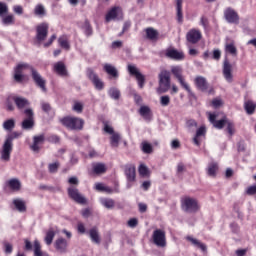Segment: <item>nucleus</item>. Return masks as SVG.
I'll return each instance as SVG.
<instances>
[{
  "label": "nucleus",
  "mask_w": 256,
  "mask_h": 256,
  "mask_svg": "<svg viewBox=\"0 0 256 256\" xmlns=\"http://www.w3.org/2000/svg\"><path fill=\"white\" fill-rule=\"evenodd\" d=\"M124 174L128 183H135V181H137V170L135 168V165L127 164L124 167Z\"/></svg>",
  "instance_id": "15"
},
{
  "label": "nucleus",
  "mask_w": 256,
  "mask_h": 256,
  "mask_svg": "<svg viewBox=\"0 0 256 256\" xmlns=\"http://www.w3.org/2000/svg\"><path fill=\"white\" fill-rule=\"evenodd\" d=\"M181 205H182V209H184L186 213H197V211L201 209L197 199L191 198L189 196H186L181 200Z\"/></svg>",
  "instance_id": "8"
},
{
  "label": "nucleus",
  "mask_w": 256,
  "mask_h": 256,
  "mask_svg": "<svg viewBox=\"0 0 256 256\" xmlns=\"http://www.w3.org/2000/svg\"><path fill=\"white\" fill-rule=\"evenodd\" d=\"M139 225V220L137 218H132L128 221V226L131 227L132 229H135Z\"/></svg>",
  "instance_id": "64"
},
{
  "label": "nucleus",
  "mask_w": 256,
  "mask_h": 256,
  "mask_svg": "<svg viewBox=\"0 0 256 256\" xmlns=\"http://www.w3.org/2000/svg\"><path fill=\"white\" fill-rule=\"evenodd\" d=\"M55 39H57V34H53V35L49 38V40L43 44V47H44L45 49H47L48 47H51V46L53 45Z\"/></svg>",
  "instance_id": "56"
},
{
  "label": "nucleus",
  "mask_w": 256,
  "mask_h": 256,
  "mask_svg": "<svg viewBox=\"0 0 256 256\" xmlns=\"http://www.w3.org/2000/svg\"><path fill=\"white\" fill-rule=\"evenodd\" d=\"M194 85L199 91L205 92L209 89V83L207 82V78L203 76H196L194 79Z\"/></svg>",
  "instance_id": "20"
},
{
  "label": "nucleus",
  "mask_w": 256,
  "mask_h": 256,
  "mask_svg": "<svg viewBox=\"0 0 256 256\" xmlns=\"http://www.w3.org/2000/svg\"><path fill=\"white\" fill-rule=\"evenodd\" d=\"M41 107H42V111H44V113H50V111H51V104H49L47 102H42L41 103Z\"/></svg>",
  "instance_id": "63"
},
{
  "label": "nucleus",
  "mask_w": 256,
  "mask_h": 256,
  "mask_svg": "<svg viewBox=\"0 0 256 256\" xmlns=\"http://www.w3.org/2000/svg\"><path fill=\"white\" fill-rule=\"evenodd\" d=\"M202 37L203 34H201V31L195 28L191 29L186 34V40L188 41V43H191L192 45H196V43L200 42Z\"/></svg>",
  "instance_id": "16"
},
{
  "label": "nucleus",
  "mask_w": 256,
  "mask_h": 256,
  "mask_svg": "<svg viewBox=\"0 0 256 256\" xmlns=\"http://www.w3.org/2000/svg\"><path fill=\"white\" fill-rule=\"evenodd\" d=\"M226 131L229 137H233V135H235V123L233 121L228 120V122H226Z\"/></svg>",
  "instance_id": "46"
},
{
  "label": "nucleus",
  "mask_w": 256,
  "mask_h": 256,
  "mask_svg": "<svg viewBox=\"0 0 256 256\" xmlns=\"http://www.w3.org/2000/svg\"><path fill=\"white\" fill-rule=\"evenodd\" d=\"M224 17L227 23L239 25V14L233 8H227L224 11Z\"/></svg>",
  "instance_id": "17"
},
{
  "label": "nucleus",
  "mask_w": 256,
  "mask_h": 256,
  "mask_svg": "<svg viewBox=\"0 0 256 256\" xmlns=\"http://www.w3.org/2000/svg\"><path fill=\"white\" fill-rule=\"evenodd\" d=\"M103 69L105 73L111 77V79H119V71L117 68H115V66L106 63L104 64Z\"/></svg>",
  "instance_id": "24"
},
{
  "label": "nucleus",
  "mask_w": 256,
  "mask_h": 256,
  "mask_svg": "<svg viewBox=\"0 0 256 256\" xmlns=\"http://www.w3.org/2000/svg\"><path fill=\"white\" fill-rule=\"evenodd\" d=\"M45 143V134H41L33 137V144L30 146V149L34 152H38L41 147L39 145H43Z\"/></svg>",
  "instance_id": "22"
},
{
  "label": "nucleus",
  "mask_w": 256,
  "mask_h": 256,
  "mask_svg": "<svg viewBox=\"0 0 256 256\" xmlns=\"http://www.w3.org/2000/svg\"><path fill=\"white\" fill-rule=\"evenodd\" d=\"M60 123L66 129H70V131H83V127H85V120L75 116L60 118Z\"/></svg>",
  "instance_id": "3"
},
{
  "label": "nucleus",
  "mask_w": 256,
  "mask_h": 256,
  "mask_svg": "<svg viewBox=\"0 0 256 256\" xmlns=\"http://www.w3.org/2000/svg\"><path fill=\"white\" fill-rule=\"evenodd\" d=\"M92 169L95 175H103V173H107V165H105V163H94Z\"/></svg>",
  "instance_id": "29"
},
{
  "label": "nucleus",
  "mask_w": 256,
  "mask_h": 256,
  "mask_svg": "<svg viewBox=\"0 0 256 256\" xmlns=\"http://www.w3.org/2000/svg\"><path fill=\"white\" fill-rule=\"evenodd\" d=\"M145 33L146 38L149 39V41H157L159 39V32L153 27L146 28Z\"/></svg>",
  "instance_id": "30"
},
{
  "label": "nucleus",
  "mask_w": 256,
  "mask_h": 256,
  "mask_svg": "<svg viewBox=\"0 0 256 256\" xmlns=\"http://www.w3.org/2000/svg\"><path fill=\"white\" fill-rule=\"evenodd\" d=\"M2 23L3 25H15V16H13V14L3 16Z\"/></svg>",
  "instance_id": "47"
},
{
  "label": "nucleus",
  "mask_w": 256,
  "mask_h": 256,
  "mask_svg": "<svg viewBox=\"0 0 256 256\" xmlns=\"http://www.w3.org/2000/svg\"><path fill=\"white\" fill-rule=\"evenodd\" d=\"M226 53H229L233 57H237V47H235V44L229 43L225 46Z\"/></svg>",
  "instance_id": "45"
},
{
  "label": "nucleus",
  "mask_w": 256,
  "mask_h": 256,
  "mask_svg": "<svg viewBox=\"0 0 256 256\" xmlns=\"http://www.w3.org/2000/svg\"><path fill=\"white\" fill-rule=\"evenodd\" d=\"M59 167H61V164L59 162H54L48 165L49 173H57L59 171Z\"/></svg>",
  "instance_id": "51"
},
{
  "label": "nucleus",
  "mask_w": 256,
  "mask_h": 256,
  "mask_svg": "<svg viewBox=\"0 0 256 256\" xmlns=\"http://www.w3.org/2000/svg\"><path fill=\"white\" fill-rule=\"evenodd\" d=\"M58 45L62 48L65 49L66 51H69L71 49V44H69V36L67 35H62L58 38Z\"/></svg>",
  "instance_id": "35"
},
{
  "label": "nucleus",
  "mask_w": 256,
  "mask_h": 256,
  "mask_svg": "<svg viewBox=\"0 0 256 256\" xmlns=\"http://www.w3.org/2000/svg\"><path fill=\"white\" fill-rule=\"evenodd\" d=\"M5 187L14 193H19L21 191V181L17 178H12L5 182Z\"/></svg>",
  "instance_id": "21"
},
{
  "label": "nucleus",
  "mask_w": 256,
  "mask_h": 256,
  "mask_svg": "<svg viewBox=\"0 0 256 256\" xmlns=\"http://www.w3.org/2000/svg\"><path fill=\"white\" fill-rule=\"evenodd\" d=\"M54 248L58 253H67L69 251V242L63 237L57 238L54 242Z\"/></svg>",
  "instance_id": "18"
},
{
  "label": "nucleus",
  "mask_w": 256,
  "mask_h": 256,
  "mask_svg": "<svg viewBox=\"0 0 256 256\" xmlns=\"http://www.w3.org/2000/svg\"><path fill=\"white\" fill-rule=\"evenodd\" d=\"M119 13H121V8L119 6H115L109 10L105 18L106 23H109V21H112V19H117V15H119Z\"/></svg>",
  "instance_id": "31"
},
{
  "label": "nucleus",
  "mask_w": 256,
  "mask_h": 256,
  "mask_svg": "<svg viewBox=\"0 0 256 256\" xmlns=\"http://www.w3.org/2000/svg\"><path fill=\"white\" fill-rule=\"evenodd\" d=\"M212 59H214V61H219L221 59V50L214 49L212 53Z\"/></svg>",
  "instance_id": "62"
},
{
  "label": "nucleus",
  "mask_w": 256,
  "mask_h": 256,
  "mask_svg": "<svg viewBox=\"0 0 256 256\" xmlns=\"http://www.w3.org/2000/svg\"><path fill=\"white\" fill-rule=\"evenodd\" d=\"M49 35V24L47 22H42L36 26V35L34 37V45L40 47L47 39Z\"/></svg>",
  "instance_id": "5"
},
{
  "label": "nucleus",
  "mask_w": 256,
  "mask_h": 256,
  "mask_svg": "<svg viewBox=\"0 0 256 256\" xmlns=\"http://www.w3.org/2000/svg\"><path fill=\"white\" fill-rule=\"evenodd\" d=\"M212 107H214V109H219V107H221V105H223V101L221 99H213L211 102Z\"/></svg>",
  "instance_id": "61"
},
{
  "label": "nucleus",
  "mask_w": 256,
  "mask_h": 256,
  "mask_svg": "<svg viewBox=\"0 0 256 256\" xmlns=\"http://www.w3.org/2000/svg\"><path fill=\"white\" fill-rule=\"evenodd\" d=\"M101 205L106 209H114L115 208V200L111 198H102L100 200Z\"/></svg>",
  "instance_id": "40"
},
{
  "label": "nucleus",
  "mask_w": 256,
  "mask_h": 256,
  "mask_svg": "<svg viewBox=\"0 0 256 256\" xmlns=\"http://www.w3.org/2000/svg\"><path fill=\"white\" fill-rule=\"evenodd\" d=\"M3 129L6 131H12V129H15V119H8L4 121Z\"/></svg>",
  "instance_id": "48"
},
{
  "label": "nucleus",
  "mask_w": 256,
  "mask_h": 256,
  "mask_svg": "<svg viewBox=\"0 0 256 256\" xmlns=\"http://www.w3.org/2000/svg\"><path fill=\"white\" fill-rule=\"evenodd\" d=\"M165 57H167V59H172L173 61H183V59H185V53L170 47L165 50Z\"/></svg>",
  "instance_id": "14"
},
{
  "label": "nucleus",
  "mask_w": 256,
  "mask_h": 256,
  "mask_svg": "<svg viewBox=\"0 0 256 256\" xmlns=\"http://www.w3.org/2000/svg\"><path fill=\"white\" fill-rule=\"evenodd\" d=\"M46 253L41 250V242L39 240L34 241V256H45Z\"/></svg>",
  "instance_id": "44"
},
{
  "label": "nucleus",
  "mask_w": 256,
  "mask_h": 256,
  "mask_svg": "<svg viewBox=\"0 0 256 256\" xmlns=\"http://www.w3.org/2000/svg\"><path fill=\"white\" fill-rule=\"evenodd\" d=\"M53 239H55V230H53V228H50L46 232V236L44 238L46 245H51V243H53Z\"/></svg>",
  "instance_id": "42"
},
{
  "label": "nucleus",
  "mask_w": 256,
  "mask_h": 256,
  "mask_svg": "<svg viewBox=\"0 0 256 256\" xmlns=\"http://www.w3.org/2000/svg\"><path fill=\"white\" fill-rule=\"evenodd\" d=\"M12 101H14L17 109L20 111L29 105V100L19 96H12Z\"/></svg>",
  "instance_id": "26"
},
{
  "label": "nucleus",
  "mask_w": 256,
  "mask_h": 256,
  "mask_svg": "<svg viewBox=\"0 0 256 256\" xmlns=\"http://www.w3.org/2000/svg\"><path fill=\"white\" fill-rule=\"evenodd\" d=\"M186 240L189 241L190 243H192V245H194L195 247H198V249H201V251H203V252L207 251V245H205L201 241H199L191 236H187Z\"/></svg>",
  "instance_id": "37"
},
{
  "label": "nucleus",
  "mask_w": 256,
  "mask_h": 256,
  "mask_svg": "<svg viewBox=\"0 0 256 256\" xmlns=\"http://www.w3.org/2000/svg\"><path fill=\"white\" fill-rule=\"evenodd\" d=\"M24 115L26 119L22 121L21 127L25 131H29L35 127V113H33V109L27 108L24 110Z\"/></svg>",
  "instance_id": "11"
},
{
  "label": "nucleus",
  "mask_w": 256,
  "mask_h": 256,
  "mask_svg": "<svg viewBox=\"0 0 256 256\" xmlns=\"http://www.w3.org/2000/svg\"><path fill=\"white\" fill-rule=\"evenodd\" d=\"M244 110L247 115H254L256 111V103L253 100H247L244 102Z\"/></svg>",
  "instance_id": "33"
},
{
  "label": "nucleus",
  "mask_w": 256,
  "mask_h": 256,
  "mask_svg": "<svg viewBox=\"0 0 256 256\" xmlns=\"http://www.w3.org/2000/svg\"><path fill=\"white\" fill-rule=\"evenodd\" d=\"M47 141L49 143H54V144L61 143V137H59L56 134H51L50 136H48Z\"/></svg>",
  "instance_id": "53"
},
{
  "label": "nucleus",
  "mask_w": 256,
  "mask_h": 256,
  "mask_svg": "<svg viewBox=\"0 0 256 256\" xmlns=\"http://www.w3.org/2000/svg\"><path fill=\"white\" fill-rule=\"evenodd\" d=\"M208 116H209L208 119L211 125H213L215 129H219V130L223 129L225 125H227V122L229 121L227 116H223L222 119L220 120H217V114L208 113Z\"/></svg>",
  "instance_id": "13"
},
{
  "label": "nucleus",
  "mask_w": 256,
  "mask_h": 256,
  "mask_svg": "<svg viewBox=\"0 0 256 256\" xmlns=\"http://www.w3.org/2000/svg\"><path fill=\"white\" fill-rule=\"evenodd\" d=\"M138 172L141 177H149L150 175L149 168L145 164H140Z\"/></svg>",
  "instance_id": "49"
},
{
  "label": "nucleus",
  "mask_w": 256,
  "mask_h": 256,
  "mask_svg": "<svg viewBox=\"0 0 256 256\" xmlns=\"http://www.w3.org/2000/svg\"><path fill=\"white\" fill-rule=\"evenodd\" d=\"M9 13V6L4 2H0V17H5Z\"/></svg>",
  "instance_id": "52"
},
{
  "label": "nucleus",
  "mask_w": 256,
  "mask_h": 256,
  "mask_svg": "<svg viewBox=\"0 0 256 256\" xmlns=\"http://www.w3.org/2000/svg\"><path fill=\"white\" fill-rule=\"evenodd\" d=\"M72 109L76 113H83V104L81 102H75Z\"/></svg>",
  "instance_id": "57"
},
{
  "label": "nucleus",
  "mask_w": 256,
  "mask_h": 256,
  "mask_svg": "<svg viewBox=\"0 0 256 256\" xmlns=\"http://www.w3.org/2000/svg\"><path fill=\"white\" fill-rule=\"evenodd\" d=\"M108 95L111 97V99H114L115 101H119L121 98V91L117 88H110L108 91Z\"/></svg>",
  "instance_id": "43"
},
{
  "label": "nucleus",
  "mask_w": 256,
  "mask_h": 256,
  "mask_svg": "<svg viewBox=\"0 0 256 256\" xmlns=\"http://www.w3.org/2000/svg\"><path fill=\"white\" fill-rule=\"evenodd\" d=\"M27 69H30L31 71V77L34 81L35 85L41 89L44 93H47V80L41 76V74L33 68L28 63H19L14 68V81L16 83H23L25 81V74H23V71H27Z\"/></svg>",
  "instance_id": "1"
},
{
  "label": "nucleus",
  "mask_w": 256,
  "mask_h": 256,
  "mask_svg": "<svg viewBox=\"0 0 256 256\" xmlns=\"http://www.w3.org/2000/svg\"><path fill=\"white\" fill-rule=\"evenodd\" d=\"M34 15L40 19L47 17V10L45 9V6L43 4H37L34 7Z\"/></svg>",
  "instance_id": "34"
},
{
  "label": "nucleus",
  "mask_w": 256,
  "mask_h": 256,
  "mask_svg": "<svg viewBox=\"0 0 256 256\" xmlns=\"http://www.w3.org/2000/svg\"><path fill=\"white\" fill-rule=\"evenodd\" d=\"M89 237L92 243H96V245L101 243V237L99 236V230L97 227H93L89 230Z\"/></svg>",
  "instance_id": "32"
},
{
  "label": "nucleus",
  "mask_w": 256,
  "mask_h": 256,
  "mask_svg": "<svg viewBox=\"0 0 256 256\" xmlns=\"http://www.w3.org/2000/svg\"><path fill=\"white\" fill-rule=\"evenodd\" d=\"M223 76L228 83H233V66L229 60H224L223 62Z\"/></svg>",
  "instance_id": "19"
},
{
  "label": "nucleus",
  "mask_w": 256,
  "mask_h": 256,
  "mask_svg": "<svg viewBox=\"0 0 256 256\" xmlns=\"http://www.w3.org/2000/svg\"><path fill=\"white\" fill-rule=\"evenodd\" d=\"M186 127H188V129H193V128H197L198 124L195 121V119H189L186 121Z\"/></svg>",
  "instance_id": "60"
},
{
  "label": "nucleus",
  "mask_w": 256,
  "mask_h": 256,
  "mask_svg": "<svg viewBox=\"0 0 256 256\" xmlns=\"http://www.w3.org/2000/svg\"><path fill=\"white\" fill-rule=\"evenodd\" d=\"M21 132H12L9 134L3 144L1 159L3 161H9L11 159V153L13 151V140L21 137Z\"/></svg>",
  "instance_id": "4"
},
{
  "label": "nucleus",
  "mask_w": 256,
  "mask_h": 256,
  "mask_svg": "<svg viewBox=\"0 0 256 256\" xmlns=\"http://www.w3.org/2000/svg\"><path fill=\"white\" fill-rule=\"evenodd\" d=\"M217 171H219V164L217 162L208 164L207 173L209 177H217Z\"/></svg>",
  "instance_id": "36"
},
{
  "label": "nucleus",
  "mask_w": 256,
  "mask_h": 256,
  "mask_svg": "<svg viewBox=\"0 0 256 256\" xmlns=\"http://www.w3.org/2000/svg\"><path fill=\"white\" fill-rule=\"evenodd\" d=\"M152 240L156 247H167V234L163 229H156L153 231Z\"/></svg>",
  "instance_id": "9"
},
{
  "label": "nucleus",
  "mask_w": 256,
  "mask_h": 256,
  "mask_svg": "<svg viewBox=\"0 0 256 256\" xmlns=\"http://www.w3.org/2000/svg\"><path fill=\"white\" fill-rule=\"evenodd\" d=\"M176 11L178 23H183V0H176Z\"/></svg>",
  "instance_id": "38"
},
{
  "label": "nucleus",
  "mask_w": 256,
  "mask_h": 256,
  "mask_svg": "<svg viewBox=\"0 0 256 256\" xmlns=\"http://www.w3.org/2000/svg\"><path fill=\"white\" fill-rule=\"evenodd\" d=\"M4 253L7 255H10V253H13V245L9 242H4Z\"/></svg>",
  "instance_id": "58"
},
{
  "label": "nucleus",
  "mask_w": 256,
  "mask_h": 256,
  "mask_svg": "<svg viewBox=\"0 0 256 256\" xmlns=\"http://www.w3.org/2000/svg\"><path fill=\"white\" fill-rule=\"evenodd\" d=\"M139 115L145 119V121H151L153 119V112L149 106H141L139 109Z\"/></svg>",
  "instance_id": "27"
},
{
  "label": "nucleus",
  "mask_w": 256,
  "mask_h": 256,
  "mask_svg": "<svg viewBox=\"0 0 256 256\" xmlns=\"http://www.w3.org/2000/svg\"><path fill=\"white\" fill-rule=\"evenodd\" d=\"M205 135H207V128H205V126H201L197 129L193 138V143L196 147H201V137H205Z\"/></svg>",
  "instance_id": "23"
},
{
  "label": "nucleus",
  "mask_w": 256,
  "mask_h": 256,
  "mask_svg": "<svg viewBox=\"0 0 256 256\" xmlns=\"http://www.w3.org/2000/svg\"><path fill=\"white\" fill-rule=\"evenodd\" d=\"M68 183L70 185H75V186H70L67 189L68 196L72 201H75V203H78L79 205H85L87 203V199L81 195V192H79V189L77 188V185H79V179L75 176L70 177L68 179Z\"/></svg>",
  "instance_id": "2"
},
{
  "label": "nucleus",
  "mask_w": 256,
  "mask_h": 256,
  "mask_svg": "<svg viewBox=\"0 0 256 256\" xmlns=\"http://www.w3.org/2000/svg\"><path fill=\"white\" fill-rule=\"evenodd\" d=\"M104 192H105V193H108V194H111V193H120L119 184H116V186H115L114 189H112L111 187H108V186H104Z\"/></svg>",
  "instance_id": "55"
},
{
  "label": "nucleus",
  "mask_w": 256,
  "mask_h": 256,
  "mask_svg": "<svg viewBox=\"0 0 256 256\" xmlns=\"http://www.w3.org/2000/svg\"><path fill=\"white\" fill-rule=\"evenodd\" d=\"M121 141V134L114 132L110 136V145L111 147H119V142Z\"/></svg>",
  "instance_id": "41"
},
{
  "label": "nucleus",
  "mask_w": 256,
  "mask_h": 256,
  "mask_svg": "<svg viewBox=\"0 0 256 256\" xmlns=\"http://www.w3.org/2000/svg\"><path fill=\"white\" fill-rule=\"evenodd\" d=\"M86 75L97 91H103L105 89V82L99 78V75H97L93 69L88 68Z\"/></svg>",
  "instance_id": "10"
},
{
  "label": "nucleus",
  "mask_w": 256,
  "mask_h": 256,
  "mask_svg": "<svg viewBox=\"0 0 256 256\" xmlns=\"http://www.w3.org/2000/svg\"><path fill=\"white\" fill-rule=\"evenodd\" d=\"M169 103H171V98L169 95L160 97V105H162V107H167Z\"/></svg>",
  "instance_id": "54"
},
{
  "label": "nucleus",
  "mask_w": 256,
  "mask_h": 256,
  "mask_svg": "<svg viewBox=\"0 0 256 256\" xmlns=\"http://www.w3.org/2000/svg\"><path fill=\"white\" fill-rule=\"evenodd\" d=\"M142 151L146 153V155H151L153 153V146L148 142H142Z\"/></svg>",
  "instance_id": "50"
},
{
  "label": "nucleus",
  "mask_w": 256,
  "mask_h": 256,
  "mask_svg": "<svg viewBox=\"0 0 256 256\" xmlns=\"http://www.w3.org/2000/svg\"><path fill=\"white\" fill-rule=\"evenodd\" d=\"M13 205L20 213H25V211H27V205L25 204V201L21 199H14Z\"/></svg>",
  "instance_id": "39"
},
{
  "label": "nucleus",
  "mask_w": 256,
  "mask_h": 256,
  "mask_svg": "<svg viewBox=\"0 0 256 256\" xmlns=\"http://www.w3.org/2000/svg\"><path fill=\"white\" fill-rule=\"evenodd\" d=\"M80 28L82 29L86 37H91L93 35V26L91 25L89 19H85Z\"/></svg>",
  "instance_id": "28"
},
{
  "label": "nucleus",
  "mask_w": 256,
  "mask_h": 256,
  "mask_svg": "<svg viewBox=\"0 0 256 256\" xmlns=\"http://www.w3.org/2000/svg\"><path fill=\"white\" fill-rule=\"evenodd\" d=\"M13 97H9L6 101L7 111H15V106L13 105Z\"/></svg>",
  "instance_id": "59"
},
{
  "label": "nucleus",
  "mask_w": 256,
  "mask_h": 256,
  "mask_svg": "<svg viewBox=\"0 0 256 256\" xmlns=\"http://www.w3.org/2000/svg\"><path fill=\"white\" fill-rule=\"evenodd\" d=\"M171 73L177 79L178 83H180L181 87L191 95L193 92L191 91V87L185 81V76H183V68L181 66H172Z\"/></svg>",
  "instance_id": "7"
},
{
  "label": "nucleus",
  "mask_w": 256,
  "mask_h": 256,
  "mask_svg": "<svg viewBox=\"0 0 256 256\" xmlns=\"http://www.w3.org/2000/svg\"><path fill=\"white\" fill-rule=\"evenodd\" d=\"M127 69H128L129 75H131V77H135L138 83V87L140 89H143L145 87V75L141 74V72L139 71V68L136 67L135 65L129 64Z\"/></svg>",
  "instance_id": "12"
},
{
  "label": "nucleus",
  "mask_w": 256,
  "mask_h": 256,
  "mask_svg": "<svg viewBox=\"0 0 256 256\" xmlns=\"http://www.w3.org/2000/svg\"><path fill=\"white\" fill-rule=\"evenodd\" d=\"M159 88L158 93H167L171 89V72L162 70L159 75Z\"/></svg>",
  "instance_id": "6"
},
{
  "label": "nucleus",
  "mask_w": 256,
  "mask_h": 256,
  "mask_svg": "<svg viewBox=\"0 0 256 256\" xmlns=\"http://www.w3.org/2000/svg\"><path fill=\"white\" fill-rule=\"evenodd\" d=\"M54 71L57 75H60V77H67V75H69L67 72V66H65V63L62 61L54 64Z\"/></svg>",
  "instance_id": "25"
}]
</instances>
